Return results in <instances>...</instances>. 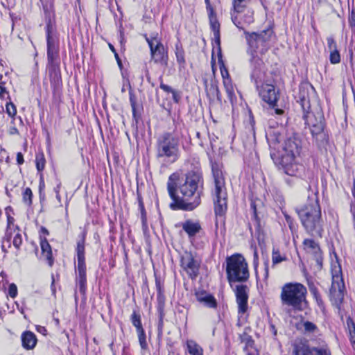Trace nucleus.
Wrapping results in <instances>:
<instances>
[{"label":"nucleus","instance_id":"obj_1","mask_svg":"<svg viewBox=\"0 0 355 355\" xmlns=\"http://www.w3.org/2000/svg\"><path fill=\"white\" fill-rule=\"evenodd\" d=\"M201 182V176L193 171L187 173L184 177L180 178L178 173L171 174L167 182V190L173 202L172 209L191 211L200 204L198 187Z\"/></svg>","mask_w":355,"mask_h":355},{"label":"nucleus","instance_id":"obj_2","mask_svg":"<svg viewBox=\"0 0 355 355\" xmlns=\"http://www.w3.org/2000/svg\"><path fill=\"white\" fill-rule=\"evenodd\" d=\"M266 138L270 148L278 149L277 153L271 154V157L279 169L288 175L296 176L302 168L297 160L302 150L300 140L295 136L290 137L279 148L277 145L279 144L282 136L278 130L268 132Z\"/></svg>","mask_w":355,"mask_h":355},{"label":"nucleus","instance_id":"obj_3","mask_svg":"<svg viewBox=\"0 0 355 355\" xmlns=\"http://www.w3.org/2000/svg\"><path fill=\"white\" fill-rule=\"evenodd\" d=\"M296 211L306 231L313 236L321 237L323 232L322 221L317 197L309 198L306 205L296 208Z\"/></svg>","mask_w":355,"mask_h":355},{"label":"nucleus","instance_id":"obj_4","mask_svg":"<svg viewBox=\"0 0 355 355\" xmlns=\"http://www.w3.org/2000/svg\"><path fill=\"white\" fill-rule=\"evenodd\" d=\"M246 40L252 51L251 63L254 68L263 67V56L270 48L275 38L274 32L269 28L260 33L245 32Z\"/></svg>","mask_w":355,"mask_h":355},{"label":"nucleus","instance_id":"obj_5","mask_svg":"<svg viewBox=\"0 0 355 355\" xmlns=\"http://www.w3.org/2000/svg\"><path fill=\"white\" fill-rule=\"evenodd\" d=\"M306 288L300 283H286L282 288V304L295 311H302L306 306Z\"/></svg>","mask_w":355,"mask_h":355},{"label":"nucleus","instance_id":"obj_6","mask_svg":"<svg viewBox=\"0 0 355 355\" xmlns=\"http://www.w3.org/2000/svg\"><path fill=\"white\" fill-rule=\"evenodd\" d=\"M179 137L172 132H164L157 140V157L173 163L180 157Z\"/></svg>","mask_w":355,"mask_h":355},{"label":"nucleus","instance_id":"obj_7","mask_svg":"<svg viewBox=\"0 0 355 355\" xmlns=\"http://www.w3.org/2000/svg\"><path fill=\"white\" fill-rule=\"evenodd\" d=\"M214 178V189L213 191L214 210L216 216H223L227 211V194L225 179L222 171L217 167H212Z\"/></svg>","mask_w":355,"mask_h":355},{"label":"nucleus","instance_id":"obj_8","mask_svg":"<svg viewBox=\"0 0 355 355\" xmlns=\"http://www.w3.org/2000/svg\"><path fill=\"white\" fill-rule=\"evenodd\" d=\"M226 263L227 277L230 283L245 282L249 278L248 263L241 254L228 257Z\"/></svg>","mask_w":355,"mask_h":355},{"label":"nucleus","instance_id":"obj_9","mask_svg":"<svg viewBox=\"0 0 355 355\" xmlns=\"http://www.w3.org/2000/svg\"><path fill=\"white\" fill-rule=\"evenodd\" d=\"M331 286L330 298L332 303L338 307L342 303L345 295V284L342 275L341 266L336 260L331 263Z\"/></svg>","mask_w":355,"mask_h":355},{"label":"nucleus","instance_id":"obj_10","mask_svg":"<svg viewBox=\"0 0 355 355\" xmlns=\"http://www.w3.org/2000/svg\"><path fill=\"white\" fill-rule=\"evenodd\" d=\"M46 40H47V58L49 66V74L51 79L54 81L58 80L60 73L55 61L58 57L59 41L55 35L52 33V26L49 24L46 26Z\"/></svg>","mask_w":355,"mask_h":355},{"label":"nucleus","instance_id":"obj_11","mask_svg":"<svg viewBox=\"0 0 355 355\" xmlns=\"http://www.w3.org/2000/svg\"><path fill=\"white\" fill-rule=\"evenodd\" d=\"M263 76V67L254 68L251 77L254 80L260 96L263 101L274 106L277 101L275 86L271 84H263L261 86H259V84L262 83Z\"/></svg>","mask_w":355,"mask_h":355},{"label":"nucleus","instance_id":"obj_12","mask_svg":"<svg viewBox=\"0 0 355 355\" xmlns=\"http://www.w3.org/2000/svg\"><path fill=\"white\" fill-rule=\"evenodd\" d=\"M77 252V276L76 283L79 286V290L81 293H85L86 290V265L85 261V236H83L82 239L77 242L76 247Z\"/></svg>","mask_w":355,"mask_h":355},{"label":"nucleus","instance_id":"obj_13","mask_svg":"<svg viewBox=\"0 0 355 355\" xmlns=\"http://www.w3.org/2000/svg\"><path fill=\"white\" fill-rule=\"evenodd\" d=\"M300 105L304 112L303 119L305 120V123L310 126L312 135L315 136L322 133L324 125L322 117H320L316 123H313L312 120L313 114L310 112L311 106L309 100L305 96L300 98Z\"/></svg>","mask_w":355,"mask_h":355},{"label":"nucleus","instance_id":"obj_14","mask_svg":"<svg viewBox=\"0 0 355 355\" xmlns=\"http://www.w3.org/2000/svg\"><path fill=\"white\" fill-rule=\"evenodd\" d=\"M200 261L198 257L190 252H185L181 256L180 266L191 279L198 275Z\"/></svg>","mask_w":355,"mask_h":355},{"label":"nucleus","instance_id":"obj_15","mask_svg":"<svg viewBox=\"0 0 355 355\" xmlns=\"http://www.w3.org/2000/svg\"><path fill=\"white\" fill-rule=\"evenodd\" d=\"M231 16L233 23L239 29H244L245 26L254 21V12L247 7L239 10L233 9Z\"/></svg>","mask_w":355,"mask_h":355},{"label":"nucleus","instance_id":"obj_16","mask_svg":"<svg viewBox=\"0 0 355 355\" xmlns=\"http://www.w3.org/2000/svg\"><path fill=\"white\" fill-rule=\"evenodd\" d=\"M14 221L15 219L12 217L8 216V225L5 238L8 242L12 239V244L15 248L19 249L22 244V236L17 226L15 225Z\"/></svg>","mask_w":355,"mask_h":355},{"label":"nucleus","instance_id":"obj_17","mask_svg":"<svg viewBox=\"0 0 355 355\" xmlns=\"http://www.w3.org/2000/svg\"><path fill=\"white\" fill-rule=\"evenodd\" d=\"M235 294L238 304L239 313H245L248 308V288L245 285H238L236 287Z\"/></svg>","mask_w":355,"mask_h":355},{"label":"nucleus","instance_id":"obj_18","mask_svg":"<svg viewBox=\"0 0 355 355\" xmlns=\"http://www.w3.org/2000/svg\"><path fill=\"white\" fill-rule=\"evenodd\" d=\"M21 343L26 349H33L37 344V338L34 333L30 331H24L21 336Z\"/></svg>","mask_w":355,"mask_h":355},{"label":"nucleus","instance_id":"obj_19","mask_svg":"<svg viewBox=\"0 0 355 355\" xmlns=\"http://www.w3.org/2000/svg\"><path fill=\"white\" fill-rule=\"evenodd\" d=\"M182 227L189 237L196 236L201 230V226L198 222L191 220H187L183 223Z\"/></svg>","mask_w":355,"mask_h":355},{"label":"nucleus","instance_id":"obj_20","mask_svg":"<svg viewBox=\"0 0 355 355\" xmlns=\"http://www.w3.org/2000/svg\"><path fill=\"white\" fill-rule=\"evenodd\" d=\"M211 28L213 31L214 40L217 44L220 43V24L218 23L216 15L212 9L209 14Z\"/></svg>","mask_w":355,"mask_h":355},{"label":"nucleus","instance_id":"obj_21","mask_svg":"<svg viewBox=\"0 0 355 355\" xmlns=\"http://www.w3.org/2000/svg\"><path fill=\"white\" fill-rule=\"evenodd\" d=\"M151 59L157 64L163 66H166L168 55L164 46L159 49H157L155 52L150 53Z\"/></svg>","mask_w":355,"mask_h":355},{"label":"nucleus","instance_id":"obj_22","mask_svg":"<svg viewBox=\"0 0 355 355\" xmlns=\"http://www.w3.org/2000/svg\"><path fill=\"white\" fill-rule=\"evenodd\" d=\"M146 40L149 46L150 53L164 46L158 34H152L150 37L145 35Z\"/></svg>","mask_w":355,"mask_h":355},{"label":"nucleus","instance_id":"obj_23","mask_svg":"<svg viewBox=\"0 0 355 355\" xmlns=\"http://www.w3.org/2000/svg\"><path fill=\"white\" fill-rule=\"evenodd\" d=\"M196 297L198 301L203 303L205 306L209 308H215L216 306V301L214 297L205 293H197Z\"/></svg>","mask_w":355,"mask_h":355},{"label":"nucleus","instance_id":"obj_24","mask_svg":"<svg viewBox=\"0 0 355 355\" xmlns=\"http://www.w3.org/2000/svg\"><path fill=\"white\" fill-rule=\"evenodd\" d=\"M42 256L48 261L49 266L53 264L51 247L46 239H42L40 241Z\"/></svg>","mask_w":355,"mask_h":355},{"label":"nucleus","instance_id":"obj_25","mask_svg":"<svg viewBox=\"0 0 355 355\" xmlns=\"http://www.w3.org/2000/svg\"><path fill=\"white\" fill-rule=\"evenodd\" d=\"M187 349L191 355H203V349L193 340H187Z\"/></svg>","mask_w":355,"mask_h":355},{"label":"nucleus","instance_id":"obj_26","mask_svg":"<svg viewBox=\"0 0 355 355\" xmlns=\"http://www.w3.org/2000/svg\"><path fill=\"white\" fill-rule=\"evenodd\" d=\"M223 85L229 100L230 101L231 103L233 104L234 101H236V97L234 92V87L231 79H226L223 82Z\"/></svg>","mask_w":355,"mask_h":355},{"label":"nucleus","instance_id":"obj_27","mask_svg":"<svg viewBox=\"0 0 355 355\" xmlns=\"http://www.w3.org/2000/svg\"><path fill=\"white\" fill-rule=\"evenodd\" d=\"M287 259L286 254L282 253L278 248H273L272 252V266L285 261Z\"/></svg>","mask_w":355,"mask_h":355},{"label":"nucleus","instance_id":"obj_28","mask_svg":"<svg viewBox=\"0 0 355 355\" xmlns=\"http://www.w3.org/2000/svg\"><path fill=\"white\" fill-rule=\"evenodd\" d=\"M311 348L304 343H300L295 346V355H311Z\"/></svg>","mask_w":355,"mask_h":355},{"label":"nucleus","instance_id":"obj_29","mask_svg":"<svg viewBox=\"0 0 355 355\" xmlns=\"http://www.w3.org/2000/svg\"><path fill=\"white\" fill-rule=\"evenodd\" d=\"M303 244L305 249L310 252L317 254L320 251L318 244L312 239H305Z\"/></svg>","mask_w":355,"mask_h":355},{"label":"nucleus","instance_id":"obj_30","mask_svg":"<svg viewBox=\"0 0 355 355\" xmlns=\"http://www.w3.org/2000/svg\"><path fill=\"white\" fill-rule=\"evenodd\" d=\"M346 323L349 331L350 341L353 347L355 348V324L353 320L350 318L347 319Z\"/></svg>","mask_w":355,"mask_h":355},{"label":"nucleus","instance_id":"obj_31","mask_svg":"<svg viewBox=\"0 0 355 355\" xmlns=\"http://www.w3.org/2000/svg\"><path fill=\"white\" fill-rule=\"evenodd\" d=\"M239 338L241 343H245V347H252L254 344L251 336H250L246 331L241 334L239 335Z\"/></svg>","mask_w":355,"mask_h":355},{"label":"nucleus","instance_id":"obj_32","mask_svg":"<svg viewBox=\"0 0 355 355\" xmlns=\"http://www.w3.org/2000/svg\"><path fill=\"white\" fill-rule=\"evenodd\" d=\"M131 321L132 324L136 327L137 331L144 329L141 322V316L135 311H134L131 315Z\"/></svg>","mask_w":355,"mask_h":355},{"label":"nucleus","instance_id":"obj_33","mask_svg":"<svg viewBox=\"0 0 355 355\" xmlns=\"http://www.w3.org/2000/svg\"><path fill=\"white\" fill-rule=\"evenodd\" d=\"M301 325L305 333H314L318 329L315 324L309 321H304Z\"/></svg>","mask_w":355,"mask_h":355},{"label":"nucleus","instance_id":"obj_34","mask_svg":"<svg viewBox=\"0 0 355 355\" xmlns=\"http://www.w3.org/2000/svg\"><path fill=\"white\" fill-rule=\"evenodd\" d=\"M329 61L331 64H336L340 62V55L338 49L329 51Z\"/></svg>","mask_w":355,"mask_h":355},{"label":"nucleus","instance_id":"obj_35","mask_svg":"<svg viewBox=\"0 0 355 355\" xmlns=\"http://www.w3.org/2000/svg\"><path fill=\"white\" fill-rule=\"evenodd\" d=\"M137 334H138L139 344H140L141 349H146L148 347V345H147V343L146 340V334H145L144 330L141 329V330L137 331Z\"/></svg>","mask_w":355,"mask_h":355},{"label":"nucleus","instance_id":"obj_36","mask_svg":"<svg viewBox=\"0 0 355 355\" xmlns=\"http://www.w3.org/2000/svg\"><path fill=\"white\" fill-rule=\"evenodd\" d=\"M32 197L33 193L30 188L25 189L23 193V200L28 205H31L32 204Z\"/></svg>","mask_w":355,"mask_h":355},{"label":"nucleus","instance_id":"obj_37","mask_svg":"<svg viewBox=\"0 0 355 355\" xmlns=\"http://www.w3.org/2000/svg\"><path fill=\"white\" fill-rule=\"evenodd\" d=\"M35 162L37 171H43L45 166V159L44 155L42 154L37 155Z\"/></svg>","mask_w":355,"mask_h":355},{"label":"nucleus","instance_id":"obj_38","mask_svg":"<svg viewBox=\"0 0 355 355\" xmlns=\"http://www.w3.org/2000/svg\"><path fill=\"white\" fill-rule=\"evenodd\" d=\"M211 93L213 96H216L217 99L221 101V94L219 92L218 86L215 83H211L210 89L208 92V95Z\"/></svg>","mask_w":355,"mask_h":355},{"label":"nucleus","instance_id":"obj_39","mask_svg":"<svg viewBox=\"0 0 355 355\" xmlns=\"http://www.w3.org/2000/svg\"><path fill=\"white\" fill-rule=\"evenodd\" d=\"M327 46L329 51H332L338 49L336 42L331 36L327 37Z\"/></svg>","mask_w":355,"mask_h":355},{"label":"nucleus","instance_id":"obj_40","mask_svg":"<svg viewBox=\"0 0 355 355\" xmlns=\"http://www.w3.org/2000/svg\"><path fill=\"white\" fill-rule=\"evenodd\" d=\"M6 112L10 117H14L17 114L15 105L11 103H7L6 105Z\"/></svg>","mask_w":355,"mask_h":355},{"label":"nucleus","instance_id":"obj_41","mask_svg":"<svg viewBox=\"0 0 355 355\" xmlns=\"http://www.w3.org/2000/svg\"><path fill=\"white\" fill-rule=\"evenodd\" d=\"M249 0H234L233 9L239 10L247 7L246 5Z\"/></svg>","mask_w":355,"mask_h":355},{"label":"nucleus","instance_id":"obj_42","mask_svg":"<svg viewBox=\"0 0 355 355\" xmlns=\"http://www.w3.org/2000/svg\"><path fill=\"white\" fill-rule=\"evenodd\" d=\"M8 295L12 298H15L17 295V287L14 283L9 285Z\"/></svg>","mask_w":355,"mask_h":355},{"label":"nucleus","instance_id":"obj_43","mask_svg":"<svg viewBox=\"0 0 355 355\" xmlns=\"http://www.w3.org/2000/svg\"><path fill=\"white\" fill-rule=\"evenodd\" d=\"M310 292L313 294L314 298L316 300L317 302L320 304L322 300L320 296V294L317 290V288L311 285L309 286Z\"/></svg>","mask_w":355,"mask_h":355},{"label":"nucleus","instance_id":"obj_44","mask_svg":"<svg viewBox=\"0 0 355 355\" xmlns=\"http://www.w3.org/2000/svg\"><path fill=\"white\" fill-rule=\"evenodd\" d=\"M220 73H221V76L223 77V82L226 80V79H230V74H229V72H228V70L227 69V68L225 67L224 64L223 63H221L220 65Z\"/></svg>","mask_w":355,"mask_h":355},{"label":"nucleus","instance_id":"obj_45","mask_svg":"<svg viewBox=\"0 0 355 355\" xmlns=\"http://www.w3.org/2000/svg\"><path fill=\"white\" fill-rule=\"evenodd\" d=\"M311 355H328V352L326 349L322 348H311Z\"/></svg>","mask_w":355,"mask_h":355},{"label":"nucleus","instance_id":"obj_46","mask_svg":"<svg viewBox=\"0 0 355 355\" xmlns=\"http://www.w3.org/2000/svg\"><path fill=\"white\" fill-rule=\"evenodd\" d=\"M349 25L350 27H355V10L352 9L348 18Z\"/></svg>","mask_w":355,"mask_h":355},{"label":"nucleus","instance_id":"obj_47","mask_svg":"<svg viewBox=\"0 0 355 355\" xmlns=\"http://www.w3.org/2000/svg\"><path fill=\"white\" fill-rule=\"evenodd\" d=\"M130 102L132 107L133 116H135L136 114V98L134 95L130 93Z\"/></svg>","mask_w":355,"mask_h":355},{"label":"nucleus","instance_id":"obj_48","mask_svg":"<svg viewBox=\"0 0 355 355\" xmlns=\"http://www.w3.org/2000/svg\"><path fill=\"white\" fill-rule=\"evenodd\" d=\"M175 54L178 62L180 64L184 63V57L183 52L182 51H177Z\"/></svg>","mask_w":355,"mask_h":355},{"label":"nucleus","instance_id":"obj_49","mask_svg":"<svg viewBox=\"0 0 355 355\" xmlns=\"http://www.w3.org/2000/svg\"><path fill=\"white\" fill-rule=\"evenodd\" d=\"M244 351L246 352L247 355H258V352L257 349L254 347V345L252 347H244Z\"/></svg>","mask_w":355,"mask_h":355},{"label":"nucleus","instance_id":"obj_50","mask_svg":"<svg viewBox=\"0 0 355 355\" xmlns=\"http://www.w3.org/2000/svg\"><path fill=\"white\" fill-rule=\"evenodd\" d=\"M258 263H259V256H258L257 250V249H255L254 251V260H253V264H254L255 270H257Z\"/></svg>","mask_w":355,"mask_h":355},{"label":"nucleus","instance_id":"obj_51","mask_svg":"<svg viewBox=\"0 0 355 355\" xmlns=\"http://www.w3.org/2000/svg\"><path fill=\"white\" fill-rule=\"evenodd\" d=\"M8 92L4 85H0V98L3 99L5 98V95Z\"/></svg>","mask_w":355,"mask_h":355},{"label":"nucleus","instance_id":"obj_52","mask_svg":"<svg viewBox=\"0 0 355 355\" xmlns=\"http://www.w3.org/2000/svg\"><path fill=\"white\" fill-rule=\"evenodd\" d=\"M160 88L166 92H172L173 89L168 85L161 83Z\"/></svg>","mask_w":355,"mask_h":355},{"label":"nucleus","instance_id":"obj_53","mask_svg":"<svg viewBox=\"0 0 355 355\" xmlns=\"http://www.w3.org/2000/svg\"><path fill=\"white\" fill-rule=\"evenodd\" d=\"M17 162L18 164H22L24 163V157L21 153L17 154Z\"/></svg>","mask_w":355,"mask_h":355},{"label":"nucleus","instance_id":"obj_54","mask_svg":"<svg viewBox=\"0 0 355 355\" xmlns=\"http://www.w3.org/2000/svg\"><path fill=\"white\" fill-rule=\"evenodd\" d=\"M173 94V100L176 102V103H178L180 98V96L179 95V94L175 92V90H173L172 92Z\"/></svg>","mask_w":355,"mask_h":355},{"label":"nucleus","instance_id":"obj_55","mask_svg":"<svg viewBox=\"0 0 355 355\" xmlns=\"http://www.w3.org/2000/svg\"><path fill=\"white\" fill-rule=\"evenodd\" d=\"M9 134L12 135H18L19 131L15 126H12L9 128Z\"/></svg>","mask_w":355,"mask_h":355},{"label":"nucleus","instance_id":"obj_56","mask_svg":"<svg viewBox=\"0 0 355 355\" xmlns=\"http://www.w3.org/2000/svg\"><path fill=\"white\" fill-rule=\"evenodd\" d=\"M61 188V182H58L56 187L54 188V191L55 193H60V190Z\"/></svg>","mask_w":355,"mask_h":355},{"label":"nucleus","instance_id":"obj_57","mask_svg":"<svg viewBox=\"0 0 355 355\" xmlns=\"http://www.w3.org/2000/svg\"><path fill=\"white\" fill-rule=\"evenodd\" d=\"M268 277V263H265V278L267 279Z\"/></svg>","mask_w":355,"mask_h":355},{"label":"nucleus","instance_id":"obj_58","mask_svg":"<svg viewBox=\"0 0 355 355\" xmlns=\"http://www.w3.org/2000/svg\"><path fill=\"white\" fill-rule=\"evenodd\" d=\"M139 206L141 207L142 218H143V220H144V219L145 211H144V205H143V203H142L141 201L139 202Z\"/></svg>","mask_w":355,"mask_h":355},{"label":"nucleus","instance_id":"obj_59","mask_svg":"<svg viewBox=\"0 0 355 355\" xmlns=\"http://www.w3.org/2000/svg\"><path fill=\"white\" fill-rule=\"evenodd\" d=\"M275 113L276 114H278V115H282V114H283V113H284V110H282V109L275 108Z\"/></svg>","mask_w":355,"mask_h":355},{"label":"nucleus","instance_id":"obj_60","mask_svg":"<svg viewBox=\"0 0 355 355\" xmlns=\"http://www.w3.org/2000/svg\"><path fill=\"white\" fill-rule=\"evenodd\" d=\"M6 82L3 80V75L0 73V85H5Z\"/></svg>","mask_w":355,"mask_h":355},{"label":"nucleus","instance_id":"obj_61","mask_svg":"<svg viewBox=\"0 0 355 355\" xmlns=\"http://www.w3.org/2000/svg\"><path fill=\"white\" fill-rule=\"evenodd\" d=\"M270 328H271V329H272V332H273V334H274V335H276V334H277V331H276V329H275V326L272 324V325L270 326Z\"/></svg>","mask_w":355,"mask_h":355},{"label":"nucleus","instance_id":"obj_62","mask_svg":"<svg viewBox=\"0 0 355 355\" xmlns=\"http://www.w3.org/2000/svg\"><path fill=\"white\" fill-rule=\"evenodd\" d=\"M55 194H56V198H57V200H58V202H59L60 203H61V196H60V193H55Z\"/></svg>","mask_w":355,"mask_h":355},{"label":"nucleus","instance_id":"obj_63","mask_svg":"<svg viewBox=\"0 0 355 355\" xmlns=\"http://www.w3.org/2000/svg\"><path fill=\"white\" fill-rule=\"evenodd\" d=\"M109 46H110V49H111V51L114 53H115V49H114V47L113 46V45H112L111 44H109Z\"/></svg>","mask_w":355,"mask_h":355},{"label":"nucleus","instance_id":"obj_64","mask_svg":"<svg viewBox=\"0 0 355 355\" xmlns=\"http://www.w3.org/2000/svg\"><path fill=\"white\" fill-rule=\"evenodd\" d=\"M157 289H158V293H159V295L160 296L161 295V286L159 285H157Z\"/></svg>","mask_w":355,"mask_h":355}]
</instances>
